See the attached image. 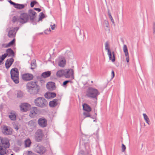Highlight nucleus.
<instances>
[{
    "label": "nucleus",
    "mask_w": 155,
    "mask_h": 155,
    "mask_svg": "<svg viewBox=\"0 0 155 155\" xmlns=\"http://www.w3.org/2000/svg\"><path fill=\"white\" fill-rule=\"evenodd\" d=\"M26 86L27 91L32 95L38 94L40 90V87L38 84V81H36L29 82Z\"/></svg>",
    "instance_id": "f257e3e1"
},
{
    "label": "nucleus",
    "mask_w": 155,
    "mask_h": 155,
    "mask_svg": "<svg viewBox=\"0 0 155 155\" xmlns=\"http://www.w3.org/2000/svg\"><path fill=\"white\" fill-rule=\"evenodd\" d=\"M100 94L98 91L92 87H89L86 92V96L88 97L94 99L95 100V103L97 102V96Z\"/></svg>",
    "instance_id": "f03ea898"
},
{
    "label": "nucleus",
    "mask_w": 155,
    "mask_h": 155,
    "mask_svg": "<svg viewBox=\"0 0 155 155\" xmlns=\"http://www.w3.org/2000/svg\"><path fill=\"white\" fill-rule=\"evenodd\" d=\"M30 110V113L29 116L30 117L35 116L36 114H45L48 112V109L47 108L38 109L37 108V107H31Z\"/></svg>",
    "instance_id": "7ed1b4c3"
},
{
    "label": "nucleus",
    "mask_w": 155,
    "mask_h": 155,
    "mask_svg": "<svg viewBox=\"0 0 155 155\" xmlns=\"http://www.w3.org/2000/svg\"><path fill=\"white\" fill-rule=\"evenodd\" d=\"M11 78L14 82L18 84L19 82V71L16 68H12L10 71Z\"/></svg>",
    "instance_id": "20e7f679"
},
{
    "label": "nucleus",
    "mask_w": 155,
    "mask_h": 155,
    "mask_svg": "<svg viewBox=\"0 0 155 155\" xmlns=\"http://www.w3.org/2000/svg\"><path fill=\"white\" fill-rule=\"evenodd\" d=\"M35 105L37 107H46L48 105L47 101L43 97H38L34 101Z\"/></svg>",
    "instance_id": "39448f33"
},
{
    "label": "nucleus",
    "mask_w": 155,
    "mask_h": 155,
    "mask_svg": "<svg viewBox=\"0 0 155 155\" xmlns=\"http://www.w3.org/2000/svg\"><path fill=\"white\" fill-rule=\"evenodd\" d=\"M35 140L38 142H41L44 136V134L42 130L38 129L35 132Z\"/></svg>",
    "instance_id": "423d86ee"
},
{
    "label": "nucleus",
    "mask_w": 155,
    "mask_h": 155,
    "mask_svg": "<svg viewBox=\"0 0 155 155\" xmlns=\"http://www.w3.org/2000/svg\"><path fill=\"white\" fill-rule=\"evenodd\" d=\"M29 20L28 15L25 13H21L18 18V21L21 23L23 24L28 22Z\"/></svg>",
    "instance_id": "0eeeda50"
},
{
    "label": "nucleus",
    "mask_w": 155,
    "mask_h": 155,
    "mask_svg": "<svg viewBox=\"0 0 155 155\" xmlns=\"http://www.w3.org/2000/svg\"><path fill=\"white\" fill-rule=\"evenodd\" d=\"M74 72L71 69H68L64 70V76L66 78H71L74 79Z\"/></svg>",
    "instance_id": "6e6552de"
},
{
    "label": "nucleus",
    "mask_w": 155,
    "mask_h": 155,
    "mask_svg": "<svg viewBox=\"0 0 155 155\" xmlns=\"http://www.w3.org/2000/svg\"><path fill=\"white\" fill-rule=\"evenodd\" d=\"M108 44L107 42H106L105 44V49L106 50H107L108 51V54L109 56V59L110 60H111V61L113 62H114L115 61V56L114 54V51H113L112 53L113 55V58H112V53L110 51V50L109 48L108 47Z\"/></svg>",
    "instance_id": "1a4fd4ad"
},
{
    "label": "nucleus",
    "mask_w": 155,
    "mask_h": 155,
    "mask_svg": "<svg viewBox=\"0 0 155 155\" xmlns=\"http://www.w3.org/2000/svg\"><path fill=\"white\" fill-rule=\"evenodd\" d=\"M38 125L41 127L44 128L47 126V121L45 117L39 118L38 120Z\"/></svg>",
    "instance_id": "9d476101"
},
{
    "label": "nucleus",
    "mask_w": 155,
    "mask_h": 155,
    "mask_svg": "<svg viewBox=\"0 0 155 155\" xmlns=\"http://www.w3.org/2000/svg\"><path fill=\"white\" fill-rule=\"evenodd\" d=\"M28 15L30 21L33 23L34 22L35 18L36 16L37 13L33 10L30 9L28 11Z\"/></svg>",
    "instance_id": "9b49d317"
},
{
    "label": "nucleus",
    "mask_w": 155,
    "mask_h": 155,
    "mask_svg": "<svg viewBox=\"0 0 155 155\" xmlns=\"http://www.w3.org/2000/svg\"><path fill=\"white\" fill-rule=\"evenodd\" d=\"M2 132L4 135H10L12 134V129L10 127L4 126Z\"/></svg>",
    "instance_id": "f8f14e48"
},
{
    "label": "nucleus",
    "mask_w": 155,
    "mask_h": 155,
    "mask_svg": "<svg viewBox=\"0 0 155 155\" xmlns=\"http://www.w3.org/2000/svg\"><path fill=\"white\" fill-rule=\"evenodd\" d=\"M36 152L41 155L43 154L46 151L45 148L42 146L38 145L35 148Z\"/></svg>",
    "instance_id": "ddd939ff"
},
{
    "label": "nucleus",
    "mask_w": 155,
    "mask_h": 155,
    "mask_svg": "<svg viewBox=\"0 0 155 155\" xmlns=\"http://www.w3.org/2000/svg\"><path fill=\"white\" fill-rule=\"evenodd\" d=\"M22 78L25 81H29L32 80L33 78V75L29 73H25L22 74Z\"/></svg>",
    "instance_id": "4468645a"
},
{
    "label": "nucleus",
    "mask_w": 155,
    "mask_h": 155,
    "mask_svg": "<svg viewBox=\"0 0 155 155\" xmlns=\"http://www.w3.org/2000/svg\"><path fill=\"white\" fill-rule=\"evenodd\" d=\"M18 28H15L13 29L10 30L8 32V36L9 37L14 38L15 37V34L17 31L18 30Z\"/></svg>",
    "instance_id": "2eb2a0df"
},
{
    "label": "nucleus",
    "mask_w": 155,
    "mask_h": 155,
    "mask_svg": "<svg viewBox=\"0 0 155 155\" xmlns=\"http://www.w3.org/2000/svg\"><path fill=\"white\" fill-rule=\"evenodd\" d=\"M47 88L50 91H53L55 89V83L52 82L48 83L46 85Z\"/></svg>",
    "instance_id": "dca6fc26"
},
{
    "label": "nucleus",
    "mask_w": 155,
    "mask_h": 155,
    "mask_svg": "<svg viewBox=\"0 0 155 155\" xmlns=\"http://www.w3.org/2000/svg\"><path fill=\"white\" fill-rule=\"evenodd\" d=\"M14 61V60L12 58H11L7 59L5 63L6 68L7 69H8L12 64Z\"/></svg>",
    "instance_id": "f3484780"
},
{
    "label": "nucleus",
    "mask_w": 155,
    "mask_h": 155,
    "mask_svg": "<svg viewBox=\"0 0 155 155\" xmlns=\"http://www.w3.org/2000/svg\"><path fill=\"white\" fill-rule=\"evenodd\" d=\"M29 127L31 129H33L36 127V123L35 120H32L29 121L28 123Z\"/></svg>",
    "instance_id": "a211bd4d"
},
{
    "label": "nucleus",
    "mask_w": 155,
    "mask_h": 155,
    "mask_svg": "<svg viewBox=\"0 0 155 155\" xmlns=\"http://www.w3.org/2000/svg\"><path fill=\"white\" fill-rule=\"evenodd\" d=\"M1 142L3 147L5 148L9 147L10 146L8 140L6 139H2Z\"/></svg>",
    "instance_id": "6ab92c4d"
},
{
    "label": "nucleus",
    "mask_w": 155,
    "mask_h": 155,
    "mask_svg": "<svg viewBox=\"0 0 155 155\" xmlns=\"http://www.w3.org/2000/svg\"><path fill=\"white\" fill-rule=\"evenodd\" d=\"M10 114L9 115V117L12 120H16V113L14 111H12L9 113Z\"/></svg>",
    "instance_id": "aec40b11"
},
{
    "label": "nucleus",
    "mask_w": 155,
    "mask_h": 155,
    "mask_svg": "<svg viewBox=\"0 0 155 155\" xmlns=\"http://www.w3.org/2000/svg\"><path fill=\"white\" fill-rule=\"evenodd\" d=\"M58 100L57 99H54L53 101L49 102V105L50 107H55L59 106L58 103Z\"/></svg>",
    "instance_id": "412c9836"
},
{
    "label": "nucleus",
    "mask_w": 155,
    "mask_h": 155,
    "mask_svg": "<svg viewBox=\"0 0 155 155\" xmlns=\"http://www.w3.org/2000/svg\"><path fill=\"white\" fill-rule=\"evenodd\" d=\"M16 94L17 97L18 98H22L24 97L25 95L24 92L20 90L16 91Z\"/></svg>",
    "instance_id": "4be33fe9"
},
{
    "label": "nucleus",
    "mask_w": 155,
    "mask_h": 155,
    "mask_svg": "<svg viewBox=\"0 0 155 155\" xmlns=\"http://www.w3.org/2000/svg\"><path fill=\"white\" fill-rule=\"evenodd\" d=\"M66 61L64 58H62L58 63V65L61 67H63L65 65Z\"/></svg>",
    "instance_id": "5701e85b"
},
{
    "label": "nucleus",
    "mask_w": 155,
    "mask_h": 155,
    "mask_svg": "<svg viewBox=\"0 0 155 155\" xmlns=\"http://www.w3.org/2000/svg\"><path fill=\"white\" fill-rule=\"evenodd\" d=\"M51 74V71H48L43 72L41 75V76L44 78H46L50 76Z\"/></svg>",
    "instance_id": "b1692460"
},
{
    "label": "nucleus",
    "mask_w": 155,
    "mask_h": 155,
    "mask_svg": "<svg viewBox=\"0 0 155 155\" xmlns=\"http://www.w3.org/2000/svg\"><path fill=\"white\" fill-rule=\"evenodd\" d=\"M57 77H60L63 76H64V70H59L56 73Z\"/></svg>",
    "instance_id": "393cba45"
},
{
    "label": "nucleus",
    "mask_w": 155,
    "mask_h": 155,
    "mask_svg": "<svg viewBox=\"0 0 155 155\" xmlns=\"http://www.w3.org/2000/svg\"><path fill=\"white\" fill-rule=\"evenodd\" d=\"M6 52L7 53L9 54V55L8 56L9 57L11 56H14V52L13 51V50L11 48L8 49L6 51Z\"/></svg>",
    "instance_id": "a878e982"
},
{
    "label": "nucleus",
    "mask_w": 155,
    "mask_h": 155,
    "mask_svg": "<svg viewBox=\"0 0 155 155\" xmlns=\"http://www.w3.org/2000/svg\"><path fill=\"white\" fill-rule=\"evenodd\" d=\"M8 54L5 53L0 57V65H1L2 62L5 58L8 56Z\"/></svg>",
    "instance_id": "bb28decb"
},
{
    "label": "nucleus",
    "mask_w": 155,
    "mask_h": 155,
    "mask_svg": "<svg viewBox=\"0 0 155 155\" xmlns=\"http://www.w3.org/2000/svg\"><path fill=\"white\" fill-rule=\"evenodd\" d=\"M14 7L15 8L20 9L24 8H25V5L23 4L16 3V5H15Z\"/></svg>",
    "instance_id": "cd10ccee"
},
{
    "label": "nucleus",
    "mask_w": 155,
    "mask_h": 155,
    "mask_svg": "<svg viewBox=\"0 0 155 155\" xmlns=\"http://www.w3.org/2000/svg\"><path fill=\"white\" fill-rule=\"evenodd\" d=\"M123 50L125 53V55L126 56H128L129 53L128 51V49L127 45H124L123 47Z\"/></svg>",
    "instance_id": "c85d7f7f"
},
{
    "label": "nucleus",
    "mask_w": 155,
    "mask_h": 155,
    "mask_svg": "<svg viewBox=\"0 0 155 155\" xmlns=\"http://www.w3.org/2000/svg\"><path fill=\"white\" fill-rule=\"evenodd\" d=\"M31 142L29 139H28L25 141V147H29L31 144Z\"/></svg>",
    "instance_id": "c756f323"
},
{
    "label": "nucleus",
    "mask_w": 155,
    "mask_h": 155,
    "mask_svg": "<svg viewBox=\"0 0 155 155\" xmlns=\"http://www.w3.org/2000/svg\"><path fill=\"white\" fill-rule=\"evenodd\" d=\"M15 39H14L12 40L10 42L8 43L5 46V48H8L10 46H12L13 45L15 42Z\"/></svg>",
    "instance_id": "7c9ffc66"
},
{
    "label": "nucleus",
    "mask_w": 155,
    "mask_h": 155,
    "mask_svg": "<svg viewBox=\"0 0 155 155\" xmlns=\"http://www.w3.org/2000/svg\"><path fill=\"white\" fill-rule=\"evenodd\" d=\"M45 15L43 12H41L39 15V18L38 19V21L42 20V19L45 18Z\"/></svg>",
    "instance_id": "2f4dec72"
},
{
    "label": "nucleus",
    "mask_w": 155,
    "mask_h": 155,
    "mask_svg": "<svg viewBox=\"0 0 155 155\" xmlns=\"http://www.w3.org/2000/svg\"><path fill=\"white\" fill-rule=\"evenodd\" d=\"M30 107H20V110L23 112H26L29 109Z\"/></svg>",
    "instance_id": "473e14b6"
},
{
    "label": "nucleus",
    "mask_w": 155,
    "mask_h": 155,
    "mask_svg": "<svg viewBox=\"0 0 155 155\" xmlns=\"http://www.w3.org/2000/svg\"><path fill=\"white\" fill-rule=\"evenodd\" d=\"M83 114L84 116V118L87 117H90L91 118H93L91 116L89 112H84L83 113Z\"/></svg>",
    "instance_id": "72a5a7b5"
},
{
    "label": "nucleus",
    "mask_w": 155,
    "mask_h": 155,
    "mask_svg": "<svg viewBox=\"0 0 155 155\" xmlns=\"http://www.w3.org/2000/svg\"><path fill=\"white\" fill-rule=\"evenodd\" d=\"M83 110L85 112H89L92 109L91 107H83Z\"/></svg>",
    "instance_id": "f704fd0d"
},
{
    "label": "nucleus",
    "mask_w": 155,
    "mask_h": 155,
    "mask_svg": "<svg viewBox=\"0 0 155 155\" xmlns=\"http://www.w3.org/2000/svg\"><path fill=\"white\" fill-rule=\"evenodd\" d=\"M19 107H31V105L27 103H21Z\"/></svg>",
    "instance_id": "c9c22d12"
},
{
    "label": "nucleus",
    "mask_w": 155,
    "mask_h": 155,
    "mask_svg": "<svg viewBox=\"0 0 155 155\" xmlns=\"http://www.w3.org/2000/svg\"><path fill=\"white\" fill-rule=\"evenodd\" d=\"M104 27H106L107 28H109V25L108 23V22L107 20H104Z\"/></svg>",
    "instance_id": "e433bc0d"
},
{
    "label": "nucleus",
    "mask_w": 155,
    "mask_h": 155,
    "mask_svg": "<svg viewBox=\"0 0 155 155\" xmlns=\"http://www.w3.org/2000/svg\"><path fill=\"white\" fill-rule=\"evenodd\" d=\"M36 67V64L35 62H33L31 64V69H35Z\"/></svg>",
    "instance_id": "4c0bfd02"
},
{
    "label": "nucleus",
    "mask_w": 155,
    "mask_h": 155,
    "mask_svg": "<svg viewBox=\"0 0 155 155\" xmlns=\"http://www.w3.org/2000/svg\"><path fill=\"white\" fill-rule=\"evenodd\" d=\"M6 153L2 147L0 148V155H4Z\"/></svg>",
    "instance_id": "58836bf2"
},
{
    "label": "nucleus",
    "mask_w": 155,
    "mask_h": 155,
    "mask_svg": "<svg viewBox=\"0 0 155 155\" xmlns=\"http://www.w3.org/2000/svg\"><path fill=\"white\" fill-rule=\"evenodd\" d=\"M37 3V2L35 1H33L31 2L30 3L31 7L32 8L34 6V5Z\"/></svg>",
    "instance_id": "ea45409f"
},
{
    "label": "nucleus",
    "mask_w": 155,
    "mask_h": 155,
    "mask_svg": "<svg viewBox=\"0 0 155 155\" xmlns=\"http://www.w3.org/2000/svg\"><path fill=\"white\" fill-rule=\"evenodd\" d=\"M50 94V96L51 98H54L55 97L56 95V93L53 92H50V94Z\"/></svg>",
    "instance_id": "a19ab883"
},
{
    "label": "nucleus",
    "mask_w": 155,
    "mask_h": 155,
    "mask_svg": "<svg viewBox=\"0 0 155 155\" xmlns=\"http://www.w3.org/2000/svg\"><path fill=\"white\" fill-rule=\"evenodd\" d=\"M68 56L69 58L71 59L73 57V54L72 53L69 52L68 53Z\"/></svg>",
    "instance_id": "79ce46f5"
},
{
    "label": "nucleus",
    "mask_w": 155,
    "mask_h": 155,
    "mask_svg": "<svg viewBox=\"0 0 155 155\" xmlns=\"http://www.w3.org/2000/svg\"><path fill=\"white\" fill-rule=\"evenodd\" d=\"M126 147L125 146L123 143L122 144L121 151L122 152H124L126 150Z\"/></svg>",
    "instance_id": "37998d69"
},
{
    "label": "nucleus",
    "mask_w": 155,
    "mask_h": 155,
    "mask_svg": "<svg viewBox=\"0 0 155 155\" xmlns=\"http://www.w3.org/2000/svg\"><path fill=\"white\" fill-rule=\"evenodd\" d=\"M50 92L48 93H46L45 94V96L46 98H48V99H49L51 97L50 96Z\"/></svg>",
    "instance_id": "c03bdc74"
},
{
    "label": "nucleus",
    "mask_w": 155,
    "mask_h": 155,
    "mask_svg": "<svg viewBox=\"0 0 155 155\" xmlns=\"http://www.w3.org/2000/svg\"><path fill=\"white\" fill-rule=\"evenodd\" d=\"M69 82H72V81L71 80H66L65 81H64L63 84V86H65Z\"/></svg>",
    "instance_id": "a18cd8bd"
},
{
    "label": "nucleus",
    "mask_w": 155,
    "mask_h": 155,
    "mask_svg": "<svg viewBox=\"0 0 155 155\" xmlns=\"http://www.w3.org/2000/svg\"><path fill=\"white\" fill-rule=\"evenodd\" d=\"M82 140L83 141H84V143L87 142L86 141H87L88 140L87 138L85 136H83L82 137Z\"/></svg>",
    "instance_id": "49530a36"
},
{
    "label": "nucleus",
    "mask_w": 155,
    "mask_h": 155,
    "mask_svg": "<svg viewBox=\"0 0 155 155\" xmlns=\"http://www.w3.org/2000/svg\"><path fill=\"white\" fill-rule=\"evenodd\" d=\"M17 20L18 21V18L17 16H14L13 17L12 19V21L13 22H15Z\"/></svg>",
    "instance_id": "de8ad7c7"
},
{
    "label": "nucleus",
    "mask_w": 155,
    "mask_h": 155,
    "mask_svg": "<svg viewBox=\"0 0 155 155\" xmlns=\"http://www.w3.org/2000/svg\"><path fill=\"white\" fill-rule=\"evenodd\" d=\"M109 16L110 19V20L112 22V23L113 24H114V25H115L114 21L113 18L111 16V15Z\"/></svg>",
    "instance_id": "09e8293b"
},
{
    "label": "nucleus",
    "mask_w": 155,
    "mask_h": 155,
    "mask_svg": "<svg viewBox=\"0 0 155 155\" xmlns=\"http://www.w3.org/2000/svg\"><path fill=\"white\" fill-rule=\"evenodd\" d=\"M143 115L144 119L145 120H149V118L146 114H143Z\"/></svg>",
    "instance_id": "8fccbe9b"
},
{
    "label": "nucleus",
    "mask_w": 155,
    "mask_h": 155,
    "mask_svg": "<svg viewBox=\"0 0 155 155\" xmlns=\"http://www.w3.org/2000/svg\"><path fill=\"white\" fill-rule=\"evenodd\" d=\"M28 153H27L28 155H33L34 154V153H33L31 151H28Z\"/></svg>",
    "instance_id": "3c124183"
},
{
    "label": "nucleus",
    "mask_w": 155,
    "mask_h": 155,
    "mask_svg": "<svg viewBox=\"0 0 155 155\" xmlns=\"http://www.w3.org/2000/svg\"><path fill=\"white\" fill-rule=\"evenodd\" d=\"M51 31V30L50 29H49V30L47 29L45 30L44 33L46 34H48Z\"/></svg>",
    "instance_id": "603ef678"
},
{
    "label": "nucleus",
    "mask_w": 155,
    "mask_h": 155,
    "mask_svg": "<svg viewBox=\"0 0 155 155\" xmlns=\"http://www.w3.org/2000/svg\"><path fill=\"white\" fill-rule=\"evenodd\" d=\"M9 2L11 5H13L14 7L15 6V5H16V3L14 2H13L11 0H9Z\"/></svg>",
    "instance_id": "864d4df0"
},
{
    "label": "nucleus",
    "mask_w": 155,
    "mask_h": 155,
    "mask_svg": "<svg viewBox=\"0 0 155 155\" xmlns=\"http://www.w3.org/2000/svg\"><path fill=\"white\" fill-rule=\"evenodd\" d=\"M34 9L38 11V12H40L41 11V9L39 8H34Z\"/></svg>",
    "instance_id": "5fc2aeb1"
},
{
    "label": "nucleus",
    "mask_w": 155,
    "mask_h": 155,
    "mask_svg": "<svg viewBox=\"0 0 155 155\" xmlns=\"http://www.w3.org/2000/svg\"><path fill=\"white\" fill-rule=\"evenodd\" d=\"M51 29L52 30H54L55 29V25L54 24L53 25H51Z\"/></svg>",
    "instance_id": "6e6d98bb"
},
{
    "label": "nucleus",
    "mask_w": 155,
    "mask_h": 155,
    "mask_svg": "<svg viewBox=\"0 0 155 155\" xmlns=\"http://www.w3.org/2000/svg\"><path fill=\"white\" fill-rule=\"evenodd\" d=\"M111 75H112V78H113L114 77V73L113 71H112L111 72Z\"/></svg>",
    "instance_id": "4d7b16f0"
},
{
    "label": "nucleus",
    "mask_w": 155,
    "mask_h": 155,
    "mask_svg": "<svg viewBox=\"0 0 155 155\" xmlns=\"http://www.w3.org/2000/svg\"><path fill=\"white\" fill-rule=\"evenodd\" d=\"M82 107H90L87 104L84 103L83 104Z\"/></svg>",
    "instance_id": "13d9d810"
},
{
    "label": "nucleus",
    "mask_w": 155,
    "mask_h": 155,
    "mask_svg": "<svg viewBox=\"0 0 155 155\" xmlns=\"http://www.w3.org/2000/svg\"><path fill=\"white\" fill-rule=\"evenodd\" d=\"M126 61L127 62H129V55L127 56H126Z\"/></svg>",
    "instance_id": "bf43d9fd"
},
{
    "label": "nucleus",
    "mask_w": 155,
    "mask_h": 155,
    "mask_svg": "<svg viewBox=\"0 0 155 155\" xmlns=\"http://www.w3.org/2000/svg\"><path fill=\"white\" fill-rule=\"evenodd\" d=\"M14 128L16 130H18L19 129V128L18 126L17 125L15 126L14 127Z\"/></svg>",
    "instance_id": "052dcab7"
},
{
    "label": "nucleus",
    "mask_w": 155,
    "mask_h": 155,
    "mask_svg": "<svg viewBox=\"0 0 155 155\" xmlns=\"http://www.w3.org/2000/svg\"><path fill=\"white\" fill-rule=\"evenodd\" d=\"M107 12H108V15L109 16L111 15V14L110 11V10L108 9L107 10Z\"/></svg>",
    "instance_id": "680f3d73"
},
{
    "label": "nucleus",
    "mask_w": 155,
    "mask_h": 155,
    "mask_svg": "<svg viewBox=\"0 0 155 155\" xmlns=\"http://www.w3.org/2000/svg\"><path fill=\"white\" fill-rule=\"evenodd\" d=\"M147 123L148 124H149V120H145Z\"/></svg>",
    "instance_id": "e2e57ef3"
},
{
    "label": "nucleus",
    "mask_w": 155,
    "mask_h": 155,
    "mask_svg": "<svg viewBox=\"0 0 155 155\" xmlns=\"http://www.w3.org/2000/svg\"><path fill=\"white\" fill-rule=\"evenodd\" d=\"M17 143H18V145H19V143H20V144L21 143V142L19 141V140H18L17 141Z\"/></svg>",
    "instance_id": "0e129e2a"
},
{
    "label": "nucleus",
    "mask_w": 155,
    "mask_h": 155,
    "mask_svg": "<svg viewBox=\"0 0 155 155\" xmlns=\"http://www.w3.org/2000/svg\"><path fill=\"white\" fill-rule=\"evenodd\" d=\"M153 33L154 34L155 33V28H153Z\"/></svg>",
    "instance_id": "69168bd1"
},
{
    "label": "nucleus",
    "mask_w": 155,
    "mask_h": 155,
    "mask_svg": "<svg viewBox=\"0 0 155 155\" xmlns=\"http://www.w3.org/2000/svg\"><path fill=\"white\" fill-rule=\"evenodd\" d=\"M153 28H155V22H154L153 23Z\"/></svg>",
    "instance_id": "338daca9"
},
{
    "label": "nucleus",
    "mask_w": 155,
    "mask_h": 155,
    "mask_svg": "<svg viewBox=\"0 0 155 155\" xmlns=\"http://www.w3.org/2000/svg\"><path fill=\"white\" fill-rule=\"evenodd\" d=\"M14 155V154H11V155Z\"/></svg>",
    "instance_id": "774afa93"
}]
</instances>
